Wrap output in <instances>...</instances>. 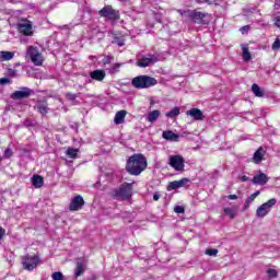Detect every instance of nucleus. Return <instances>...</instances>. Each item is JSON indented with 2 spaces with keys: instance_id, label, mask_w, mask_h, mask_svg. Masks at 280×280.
<instances>
[{
  "instance_id": "f257e3e1",
  "label": "nucleus",
  "mask_w": 280,
  "mask_h": 280,
  "mask_svg": "<svg viewBox=\"0 0 280 280\" xmlns=\"http://www.w3.org/2000/svg\"><path fill=\"white\" fill-rule=\"evenodd\" d=\"M145 167H148V161H145V156H143V154L131 155L126 165V170L131 174V176H139Z\"/></svg>"
},
{
  "instance_id": "f03ea898",
  "label": "nucleus",
  "mask_w": 280,
  "mask_h": 280,
  "mask_svg": "<svg viewBox=\"0 0 280 280\" xmlns=\"http://www.w3.org/2000/svg\"><path fill=\"white\" fill-rule=\"evenodd\" d=\"M131 84L135 89H150V86H156L159 82L149 75H138L132 79Z\"/></svg>"
},
{
  "instance_id": "7ed1b4c3",
  "label": "nucleus",
  "mask_w": 280,
  "mask_h": 280,
  "mask_svg": "<svg viewBox=\"0 0 280 280\" xmlns=\"http://www.w3.org/2000/svg\"><path fill=\"white\" fill-rule=\"evenodd\" d=\"M275 205H277L276 198H271L265 203L260 205L256 210V218H266V215L272 211V207H275Z\"/></svg>"
},
{
  "instance_id": "20e7f679",
  "label": "nucleus",
  "mask_w": 280,
  "mask_h": 280,
  "mask_svg": "<svg viewBox=\"0 0 280 280\" xmlns=\"http://www.w3.org/2000/svg\"><path fill=\"white\" fill-rule=\"evenodd\" d=\"M26 55L31 58L33 65L35 67H42L43 66V55L38 50V48L34 46H28L26 49Z\"/></svg>"
},
{
  "instance_id": "39448f33",
  "label": "nucleus",
  "mask_w": 280,
  "mask_h": 280,
  "mask_svg": "<svg viewBox=\"0 0 280 280\" xmlns=\"http://www.w3.org/2000/svg\"><path fill=\"white\" fill-rule=\"evenodd\" d=\"M168 165L175 170V172H185V158L183 155H171L168 158Z\"/></svg>"
},
{
  "instance_id": "423d86ee",
  "label": "nucleus",
  "mask_w": 280,
  "mask_h": 280,
  "mask_svg": "<svg viewBox=\"0 0 280 280\" xmlns=\"http://www.w3.org/2000/svg\"><path fill=\"white\" fill-rule=\"evenodd\" d=\"M115 197L117 200H130L132 197V184H124L118 190H116Z\"/></svg>"
},
{
  "instance_id": "0eeeda50",
  "label": "nucleus",
  "mask_w": 280,
  "mask_h": 280,
  "mask_svg": "<svg viewBox=\"0 0 280 280\" xmlns=\"http://www.w3.org/2000/svg\"><path fill=\"white\" fill-rule=\"evenodd\" d=\"M18 31L20 32V34H23L24 36H33L34 27L32 21L21 20L18 23Z\"/></svg>"
},
{
  "instance_id": "6e6552de",
  "label": "nucleus",
  "mask_w": 280,
  "mask_h": 280,
  "mask_svg": "<svg viewBox=\"0 0 280 280\" xmlns=\"http://www.w3.org/2000/svg\"><path fill=\"white\" fill-rule=\"evenodd\" d=\"M156 62H159V55L149 54L141 59H138L137 66L145 69V67H150L151 65H154Z\"/></svg>"
},
{
  "instance_id": "1a4fd4ad",
  "label": "nucleus",
  "mask_w": 280,
  "mask_h": 280,
  "mask_svg": "<svg viewBox=\"0 0 280 280\" xmlns=\"http://www.w3.org/2000/svg\"><path fill=\"white\" fill-rule=\"evenodd\" d=\"M100 15L109 21H117L119 19V11H116L110 5H106L100 11Z\"/></svg>"
},
{
  "instance_id": "9d476101",
  "label": "nucleus",
  "mask_w": 280,
  "mask_h": 280,
  "mask_svg": "<svg viewBox=\"0 0 280 280\" xmlns=\"http://www.w3.org/2000/svg\"><path fill=\"white\" fill-rule=\"evenodd\" d=\"M40 261V258L38 256H24L22 257V264L25 268V270H34L36 266H38V262Z\"/></svg>"
},
{
  "instance_id": "9b49d317",
  "label": "nucleus",
  "mask_w": 280,
  "mask_h": 280,
  "mask_svg": "<svg viewBox=\"0 0 280 280\" xmlns=\"http://www.w3.org/2000/svg\"><path fill=\"white\" fill-rule=\"evenodd\" d=\"M32 95V90L30 88H21L11 94L12 100H25Z\"/></svg>"
},
{
  "instance_id": "f8f14e48",
  "label": "nucleus",
  "mask_w": 280,
  "mask_h": 280,
  "mask_svg": "<svg viewBox=\"0 0 280 280\" xmlns=\"http://www.w3.org/2000/svg\"><path fill=\"white\" fill-rule=\"evenodd\" d=\"M86 264L89 260L86 258H78L77 259V268L74 269V277H82L84 270H86Z\"/></svg>"
},
{
  "instance_id": "ddd939ff",
  "label": "nucleus",
  "mask_w": 280,
  "mask_h": 280,
  "mask_svg": "<svg viewBox=\"0 0 280 280\" xmlns=\"http://www.w3.org/2000/svg\"><path fill=\"white\" fill-rule=\"evenodd\" d=\"M82 207H84V198H82V196L78 195L70 202L69 209H70V211H80V209H82Z\"/></svg>"
},
{
  "instance_id": "4468645a",
  "label": "nucleus",
  "mask_w": 280,
  "mask_h": 280,
  "mask_svg": "<svg viewBox=\"0 0 280 280\" xmlns=\"http://www.w3.org/2000/svg\"><path fill=\"white\" fill-rule=\"evenodd\" d=\"M187 117H191L195 121H203L205 114L199 108H191L186 112Z\"/></svg>"
},
{
  "instance_id": "2eb2a0df",
  "label": "nucleus",
  "mask_w": 280,
  "mask_h": 280,
  "mask_svg": "<svg viewBox=\"0 0 280 280\" xmlns=\"http://www.w3.org/2000/svg\"><path fill=\"white\" fill-rule=\"evenodd\" d=\"M191 19H194L195 22H200L203 25H209V21H211L209 14L202 13V12H194L191 14Z\"/></svg>"
},
{
  "instance_id": "dca6fc26",
  "label": "nucleus",
  "mask_w": 280,
  "mask_h": 280,
  "mask_svg": "<svg viewBox=\"0 0 280 280\" xmlns=\"http://www.w3.org/2000/svg\"><path fill=\"white\" fill-rule=\"evenodd\" d=\"M34 108L37 113H40L42 117H45V115L49 113V105L47 104V101H37Z\"/></svg>"
},
{
  "instance_id": "f3484780",
  "label": "nucleus",
  "mask_w": 280,
  "mask_h": 280,
  "mask_svg": "<svg viewBox=\"0 0 280 280\" xmlns=\"http://www.w3.org/2000/svg\"><path fill=\"white\" fill-rule=\"evenodd\" d=\"M189 183V178H182L179 180L171 182L167 186V191H173V189H180V187H185V185Z\"/></svg>"
},
{
  "instance_id": "a211bd4d",
  "label": "nucleus",
  "mask_w": 280,
  "mask_h": 280,
  "mask_svg": "<svg viewBox=\"0 0 280 280\" xmlns=\"http://www.w3.org/2000/svg\"><path fill=\"white\" fill-rule=\"evenodd\" d=\"M162 137L166 141H172L175 143L178 142V140L180 139V136L178 133H174V131L172 130L163 131Z\"/></svg>"
},
{
  "instance_id": "6ab92c4d",
  "label": "nucleus",
  "mask_w": 280,
  "mask_h": 280,
  "mask_svg": "<svg viewBox=\"0 0 280 280\" xmlns=\"http://www.w3.org/2000/svg\"><path fill=\"white\" fill-rule=\"evenodd\" d=\"M268 180H270V178H268V175H266L265 173H260L253 177L252 183L254 185H266Z\"/></svg>"
},
{
  "instance_id": "aec40b11",
  "label": "nucleus",
  "mask_w": 280,
  "mask_h": 280,
  "mask_svg": "<svg viewBox=\"0 0 280 280\" xmlns=\"http://www.w3.org/2000/svg\"><path fill=\"white\" fill-rule=\"evenodd\" d=\"M264 156H266V150H264V148H259L253 156V161L254 163H256V165H259V163H261V161H264Z\"/></svg>"
},
{
  "instance_id": "412c9836",
  "label": "nucleus",
  "mask_w": 280,
  "mask_h": 280,
  "mask_svg": "<svg viewBox=\"0 0 280 280\" xmlns=\"http://www.w3.org/2000/svg\"><path fill=\"white\" fill-rule=\"evenodd\" d=\"M126 115H128V113L124 109L116 113L114 117V122L116 124V126H119L124 124V121H126Z\"/></svg>"
},
{
  "instance_id": "4be33fe9",
  "label": "nucleus",
  "mask_w": 280,
  "mask_h": 280,
  "mask_svg": "<svg viewBox=\"0 0 280 280\" xmlns=\"http://www.w3.org/2000/svg\"><path fill=\"white\" fill-rule=\"evenodd\" d=\"M223 213L228 215V218H231V220H235V217L237 215V206L223 208Z\"/></svg>"
},
{
  "instance_id": "5701e85b",
  "label": "nucleus",
  "mask_w": 280,
  "mask_h": 280,
  "mask_svg": "<svg viewBox=\"0 0 280 280\" xmlns=\"http://www.w3.org/2000/svg\"><path fill=\"white\" fill-rule=\"evenodd\" d=\"M90 78L92 80H97V82H102L106 78V72L104 70H94L90 73Z\"/></svg>"
},
{
  "instance_id": "b1692460",
  "label": "nucleus",
  "mask_w": 280,
  "mask_h": 280,
  "mask_svg": "<svg viewBox=\"0 0 280 280\" xmlns=\"http://www.w3.org/2000/svg\"><path fill=\"white\" fill-rule=\"evenodd\" d=\"M159 117H161V110L155 109V110L150 112L145 116V119H147V121H149V124H154V121H156V119H159Z\"/></svg>"
},
{
  "instance_id": "393cba45",
  "label": "nucleus",
  "mask_w": 280,
  "mask_h": 280,
  "mask_svg": "<svg viewBox=\"0 0 280 280\" xmlns=\"http://www.w3.org/2000/svg\"><path fill=\"white\" fill-rule=\"evenodd\" d=\"M44 183H45V180L43 179V176H40V175H34L32 177V184L35 189H40V187H43Z\"/></svg>"
},
{
  "instance_id": "a878e982",
  "label": "nucleus",
  "mask_w": 280,
  "mask_h": 280,
  "mask_svg": "<svg viewBox=\"0 0 280 280\" xmlns=\"http://www.w3.org/2000/svg\"><path fill=\"white\" fill-rule=\"evenodd\" d=\"M12 58H14V52L5 50L0 51V62L12 60Z\"/></svg>"
},
{
  "instance_id": "bb28decb",
  "label": "nucleus",
  "mask_w": 280,
  "mask_h": 280,
  "mask_svg": "<svg viewBox=\"0 0 280 280\" xmlns=\"http://www.w3.org/2000/svg\"><path fill=\"white\" fill-rule=\"evenodd\" d=\"M242 51H243V60H245V62H248V60L253 58L250 55V50H248V46L242 45Z\"/></svg>"
},
{
  "instance_id": "cd10ccee",
  "label": "nucleus",
  "mask_w": 280,
  "mask_h": 280,
  "mask_svg": "<svg viewBox=\"0 0 280 280\" xmlns=\"http://www.w3.org/2000/svg\"><path fill=\"white\" fill-rule=\"evenodd\" d=\"M252 91L256 97H264V91H261V88L257 83L252 85Z\"/></svg>"
},
{
  "instance_id": "c85d7f7f",
  "label": "nucleus",
  "mask_w": 280,
  "mask_h": 280,
  "mask_svg": "<svg viewBox=\"0 0 280 280\" xmlns=\"http://www.w3.org/2000/svg\"><path fill=\"white\" fill-rule=\"evenodd\" d=\"M78 152H80L79 149L69 148L66 151V156H68L69 159H78Z\"/></svg>"
},
{
  "instance_id": "c756f323",
  "label": "nucleus",
  "mask_w": 280,
  "mask_h": 280,
  "mask_svg": "<svg viewBox=\"0 0 280 280\" xmlns=\"http://www.w3.org/2000/svg\"><path fill=\"white\" fill-rule=\"evenodd\" d=\"M178 115H180V108L178 107H174L171 112L165 114L170 119H174V117H178Z\"/></svg>"
},
{
  "instance_id": "7c9ffc66",
  "label": "nucleus",
  "mask_w": 280,
  "mask_h": 280,
  "mask_svg": "<svg viewBox=\"0 0 280 280\" xmlns=\"http://www.w3.org/2000/svg\"><path fill=\"white\" fill-rule=\"evenodd\" d=\"M253 202H255V199L253 198V196L250 195L246 200L245 203L243 206V211H247V209L250 208V205H253Z\"/></svg>"
},
{
  "instance_id": "2f4dec72",
  "label": "nucleus",
  "mask_w": 280,
  "mask_h": 280,
  "mask_svg": "<svg viewBox=\"0 0 280 280\" xmlns=\"http://www.w3.org/2000/svg\"><path fill=\"white\" fill-rule=\"evenodd\" d=\"M52 280H65V275L60 271H56L51 275Z\"/></svg>"
},
{
  "instance_id": "473e14b6",
  "label": "nucleus",
  "mask_w": 280,
  "mask_h": 280,
  "mask_svg": "<svg viewBox=\"0 0 280 280\" xmlns=\"http://www.w3.org/2000/svg\"><path fill=\"white\" fill-rule=\"evenodd\" d=\"M14 153L12 152V149L11 148H7L5 150H4V153H3V155H2V158L1 159H12V155H13Z\"/></svg>"
},
{
  "instance_id": "72a5a7b5",
  "label": "nucleus",
  "mask_w": 280,
  "mask_h": 280,
  "mask_svg": "<svg viewBox=\"0 0 280 280\" xmlns=\"http://www.w3.org/2000/svg\"><path fill=\"white\" fill-rule=\"evenodd\" d=\"M206 255H209V257H217L218 255V249L215 248H210L206 250Z\"/></svg>"
},
{
  "instance_id": "f704fd0d",
  "label": "nucleus",
  "mask_w": 280,
  "mask_h": 280,
  "mask_svg": "<svg viewBox=\"0 0 280 280\" xmlns=\"http://www.w3.org/2000/svg\"><path fill=\"white\" fill-rule=\"evenodd\" d=\"M278 49H280V39L276 38V40L272 44V50L277 51Z\"/></svg>"
},
{
  "instance_id": "c9c22d12",
  "label": "nucleus",
  "mask_w": 280,
  "mask_h": 280,
  "mask_svg": "<svg viewBox=\"0 0 280 280\" xmlns=\"http://www.w3.org/2000/svg\"><path fill=\"white\" fill-rule=\"evenodd\" d=\"M112 60H113V56H105L103 57L102 62L103 65H110Z\"/></svg>"
},
{
  "instance_id": "e433bc0d",
  "label": "nucleus",
  "mask_w": 280,
  "mask_h": 280,
  "mask_svg": "<svg viewBox=\"0 0 280 280\" xmlns=\"http://www.w3.org/2000/svg\"><path fill=\"white\" fill-rule=\"evenodd\" d=\"M267 275H268L269 277H271L272 279H275V277H277V270H275V269H268V270H267Z\"/></svg>"
},
{
  "instance_id": "4c0bfd02",
  "label": "nucleus",
  "mask_w": 280,
  "mask_h": 280,
  "mask_svg": "<svg viewBox=\"0 0 280 280\" xmlns=\"http://www.w3.org/2000/svg\"><path fill=\"white\" fill-rule=\"evenodd\" d=\"M174 211L175 213H185V208H183V206H176Z\"/></svg>"
},
{
  "instance_id": "58836bf2",
  "label": "nucleus",
  "mask_w": 280,
  "mask_h": 280,
  "mask_svg": "<svg viewBox=\"0 0 280 280\" xmlns=\"http://www.w3.org/2000/svg\"><path fill=\"white\" fill-rule=\"evenodd\" d=\"M114 43H116V45H118V47H124V45H125L124 39H116Z\"/></svg>"
},
{
  "instance_id": "ea45409f",
  "label": "nucleus",
  "mask_w": 280,
  "mask_h": 280,
  "mask_svg": "<svg viewBox=\"0 0 280 280\" xmlns=\"http://www.w3.org/2000/svg\"><path fill=\"white\" fill-rule=\"evenodd\" d=\"M9 75H11V78H16V70L9 69Z\"/></svg>"
},
{
  "instance_id": "a19ab883",
  "label": "nucleus",
  "mask_w": 280,
  "mask_h": 280,
  "mask_svg": "<svg viewBox=\"0 0 280 280\" xmlns=\"http://www.w3.org/2000/svg\"><path fill=\"white\" fill-rule=\"evenodd\" d=\"M66 97L68 98V100H70L71 102H73V100H75V94H71V93H68L67 95H66Z\"/></svg>"
},
{
  "instance_id": "79ce46f5",
  "label": "nucleus",
  "mask_w": 280,
  "mask_h": 280,
  "mask_svg": "<svg viewBox=\"0 0 280 280\" xmlns=\"http://www.w3.org/2000/svg\"><path fill=\"white\" fill-rule=\"evenodd\" d=\"M9 83H10V79L8 78L0 79V84H9Z\"/></svg>"
},
{
  "instance_id": "37998d69",
  "label": "nucleus",
  "mask_w": 280,
  "mask_h": 280,
  "mask_svg": "<svg viewBox=\"0 0 280 280\" xmlns=\"http://www.w3.org/2000/svg\"><path fill=\"white\" fill-rule=\"evenodd\" d=\"M238 178L242 180V183H246V180H248V176L246 175L240 176Z\"/></svg>"
},
{
  "instance_id": "c03bdc74",
  "label": "nucleus",
  "mask_w": 280,
  "mask_h": 280,
  "mask_svg": "<svg viewBox=\"0 0 280 280\" xmlns=\"http://www.w3.org/2000/svg\"><path fill=\"white\" fill-rule=\"evenodd\" d=\"M229 200H237V195H230L228 196Z\"/></svg>"
},
{
  "instance_id": "a18cd8bd",
  "label": "nucleus",
  "mask_w": 280,
  "mask_h": 280,
  "mask_svg": "<svg viewBox=\"0 0 280 280\" xmlns=\"http://www.w3.org/2000/svg\"><path fill=\"white\" fill-rule=\"evenodd\" d=\"M247 30H249V26H248V25L243 26V27L241 28L242 34H244Z\"/></svg>"
},
{
  "instance_id": "49530a36",
  "label": "nucleus",
  "mask_w": 280,
  "mask_h": 280,
  "mask_svg": "<svg viewBox=\"0 0 280 280\" xmlns=\"http://www.w3.org/2000/svg\"><path fill=\"white\" fill-rule=\"evenodd\" d=\"M160 198H161V195H159V194H154V195H153V200L156 201V200H159Z\"/></svg>"
},
{
  "instance_id": "de8ad7c7",
  "label": "nucleus",
  "mask_w": 280,
  "mask_h": 280,
  "mask_svg": "<svg viewBox=\"0 0 280 280\" xmlns=\"http://www.w3.org/2000/svg\"><path fill=\"white\" fill-rule=\"evenodd\" d=\"M259 191H256V192H254L253 195H250L252 196V198L255 200V198H257V196H259Z\"/></svg>"
}]
</instances>
